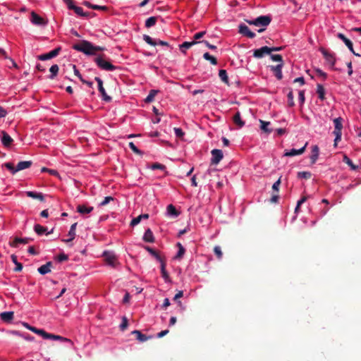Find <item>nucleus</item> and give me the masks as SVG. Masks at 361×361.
Segmentation results:
<instances>
[{
  "label": "nucleus",
  "mask_w": 361,
  "mask_h": 361,
  "mask_svg": "<svg viewBox=\"0 0 361 361\" xmlns=\"http://www.w3.org/2000/svg\"><path fill=\"white\" fill-rule=\"evenodd\" d=\"M73 49L87 56L95 55L97 51L105 49L104 47L93 45L87 40H82L80 43L73 44Z\"/></svg>",
  "instance_id": "f257e3e1"
},
{
  "label": "nucleus",
  "mask_w": 361,
  "mask_h": 361,
  "mask_svg": "<svg viewBox=\"0 0 361 361\" xmlns=\"http://www.w3.org/2000/svg\"><path fill=\"white\" fill-rule=\"evenodd\" d=\"M94 61L101 70L106 71H114L117 69L116 66L105 59L104 55L97 56L94 58Z\"/></svg>",
  "instance_id": "f03ea898"
},
{
  "label": "nucleus",
  "mask_w": 361,
  "mask_h": 361,
  "mask_svg": "<svg viewBox=\"0 0 361 361\" xmlns=\"http://www.w3.org/2000/svg\"><path fill=\"white\" fill-rule=\"evenodd\" d=\"M102 256L104 257L106 263L111 267H116L118 262V258L113 251L105 250L103 252Z\"/></svg>",
  "instance_id": "7ed1b4c3"
},
{
  "label": "nucleus",
  "mask_w": 361,
  "mask_h": 361,
  "mask_svg": "<svg viewBox=\"0 0 361 361\" xmlns=\"http://www.w3.org/2000/svg\"><path fill=\"white\" fill-rule=\"evenodd\" d=\"M271 18L269 16H260L255 19L247 20L250 25H254L256 26L267 27L271 23Z\"/></svg>",
  "instance_id": "20e7f679"
},
{
  "label": "nucleus",
  "mask_w": 361,
  "mask_h": 361,
  "mask_svg": "<svg viewBox=\"0 0 361 361\" xmlns=\"http://www.w3.org/2000/svg\"><path fill=\"white\" fill-rule=\"evenodd\" d=\"M319 51L322 54L327 63L329 64L331 67H334L336 61L335 54L332 52L328 51L324 48H320Z\"/></svg>",
  "instance_id": "39448f33"
},
{
  "label": "nucleus",
  "mask_w": 361,
  "mask_h": 361,
  "mask_svg": "<svg viewBox=\"0 0 361 361\" xmlns=\"http://www.w3.org/2000/svg\"><path fill=\"white\" fill-rule=\"evenodd\" d=\"M30 21L33 25L37 26H45L48 23L47 20L39 16L34 11L31 12Z\"/></svg>",
  "instance_id": "423d86ee"
},
{
  "label": "nucleus",
  "mask_w": 361,
  "mask_h": 361,
  "mask_svg": "<svg viewBox=\"0 0 361 361\" xmlns=\"http://www.w3.org/2000/svg\"><path fill=\"white\" fill-rule=\"evenodd\" d=\"M212 158L211 164L216 165L218 164L224 157L223 152L221 149H214L211 152Z\"/></svg>",
  "instance_id": "0eeeda50"
},
{
  "label": "nucleus",
  "mask_w": 361,
  "mask_h": 361,
  "mask_svg": "<svg viewBox=\"0 0 361 361\" xmlns=\"http://www.w3.org/2000/svg\"><path fill=\"white\" fill-rule=\"evenodd\" d=\"M94 80L98 84V90L101 93L103 100L110 102L111 100V97L106 94V90L103 86L102 80L99 77H95Z\"/></svg>",
  "instance_id": "6e6552de"
},
{
  "label": "nucleus",
  "mask_w": 361,
  "mask_h": 361,
  "mask_svg": "<svg viewBox=\"0 0 361 361\" xmlns=\"http://www.w3.org/2000/svg\"><path fill=\"white\" fill-rule=\"evenodd\" d=\"M266 54H270L269 47L267 46L262 47L253 51V56L257 59H261Z\"/></svg>",
  "instance_id": "1a4fd4ad"
},
{
  "label": "nucleus",
  "mask_w": 361,
  "mask_h": 361,
  "mask_svg": "<svg viewBox=\"0 0 361 361\" xmlns=\"http://www.w3.org/2000/svg\"><path fill=\"white\" fill-rule=\"evenodd\" d=\"M60 51H61V48L57 47V48L51 50L49 53L39 55V59L41 61H46V60L51 59L52 58L56 57L59 54Z\"/></svg>",
  "instance_id": "9d476101"
},
{
  "label": "nucleus",
  "mask_w": 361,
  "mask_h": 361,
  "mask_svg": "<svg viewBox=\"0 0 361 361\" xmlns=\"http://www.w3.org/2000/svg\"><path fill=\"white\" fill-rule=\"evenodd\" d=\"M239 32L250 39H252L256 36L255 33L252 32L245 24H240L239 25Z\"/></svg>",
  "instance_id": "9b49d317"
},
{
  "label": "nucleus",
  "mask_w": 361,
  "mask_h": 361,
  "mask_svg": "<svg viewBox=\"0 0 361 361\" xmlns=\"http://www.w3.org/2000/svg\"><path fill=\"white\" fill-rule=\"evenodd\" d=\"M32 240L30 238L16 237L12 241L9 242L10 246L17 247L19 244H27Z\"/></svg>",
  "instance_id": "f8f14e48"
},
{
  "label": "nucleus",
  "mask_w": 361,
  "mask_h": 361,
  "mask_svg": "<svg viewBox=\"0 0 361 361\" xmlns=\"http://www.w3.org/2000/svg\"><path fill=\"white\" fill-rule=\"evenodd\" d=\"M307 145V142H306L305 145L302 147H301L298 149H291L290 150H286L284 152V156L285 157H294V156L302 154L305 152Z\"/></svg>",
  "instance_id": "ddd939ff"
},
{
  "label": "nucleus",
  "mask_w": 361,
  "mask_h": 361,
  "mask_svg": "<svg viewBox=\"0 0 361 361\" xmlns=\"http://www.w3.org/2000/svg\"><path fill=\"white\" fill-rule=\"evenodd\" d=\"M283 63H279L276 66H271L270 70L273 72L274 75L278 80H281L283 78L282 68Z\"/></svg>",
  "instance_id": "4468645a"
},
{
  "label": "nucleus",
  "mask_w": 361,
  "mask_h": 361,
  "mask_svg": "<svg viewBox=\"0 0 361 361\" xmlns=\"http://www.w3.org/2000/svg\"><path fill=\"white\" fill-rule=\"evenodd\" d=\"M1 140L3 145L5 147H9L13 142L12 137L5 131H1Z\"/></svg>",
  "instance_id": "2eb2a0df"
},
{
  "label": "nucleus",
  "mask_w": 361,
  "mask_h": 361,
  "mask_svg": "<svg viewBox=\"0 0 361 361\" xmlns=\"http://www.w3.org/2000/svg\"><path fill=\"white\" fill-rule=\"evenodd\" d=\"M179 214L180 212H178L175 206L173 204H171L166 207V215L168 216L176 218L178 217Z\"/></svg>",
  "instance_id": "dca6fc26"
},
{
  "label": "nucleus",
  "mask_w": 361,
  "mask_h": 361,
  "mask_svg": "<svg viewBox=\"0 0 361 361\" xmlns=\"http://www.w3.org/2000/svg\"><path fill=\"white\" fill-rule=\"evenodd\" d=\"M77 223H74L71 225L70 230L68 231V239H63V241L65 243H69L71 242L76 235L75 230H76Z\"/></svg>",
  "instance_id": "f3484780"
},
{
  "label": "nucleus",
  "mask_w": 361,
  "mask_h": 361,
  "mask_svg": "<svg viewBox=\"0 0 361 361\" xmlns=\"http://www.w3.org/2000/svg\"><path fill=\"white\" fill-rule=\"evenodd\" d=\"M31 161H22L18 163L17 166H16L15 171H22L26 169H28L32 165Z\"/></svg>",
  "instance_id": "a211bd4d"
},
{
  "label": "nucleus",
  "mask_w": 361,
  "mask_h": 361,
  "mask_svg": "<svg viewBox=\"0 0 361 361\" xmlns=\"http://www.w3.org/2000/svg\"><path fill=\"white\" fill-rule=\"evenodd\" d=\"M93 209V207H87L85 204H79L77 207V212L81 214H90Z\"/></svg>",
  "instance_id": "6ab92c4d"
},
{
  "label": "nucleus",
  "mask_w": 361,
  "mask_h": 361,
  "mask_svg": "<svg viewBox=\"0 0 361 361\" xmlns=\"http://www.w3.org/2000/svg\"><path fill=\"white\" fill-rule=\"evenodd\" d=\"M142 239L145 242L147 243H153L154 241V236L150 228H147L145 231Z\"/></svg>",
  "instance_id": "aec40b11"
},
{
  "label": "nucleus",
  "mask_w": 361,
  "mask_h": 361,
  "mask_svg": "<svg viewBox=\"0 0 361 361\" xmlns=\"http://www.w3.org/2000/svg\"><path fill=\"white\" fill-rule=\"evenodd\" d=\"M52 264L51 262H47L45 264L42 265L39 267L37 269L38 272L44 275L46 274H48L51 271V267Z\"/></svg>",
  "instance_id": "412c9836"
},
{
  "label": "nucleus",
  "mask_w": 361,
  "mask_h": 361,
  "mask_svg": "<svg viewBox=\"0 0 361 361\" xmlns=\"http://www.w3.org/2000/svg\"><path fill=\"white\" fill-rule=\"evenodd\" d=\"M34 231L39 235H42L44 234L49 235L51 233V231L47 232V228L40 224H35L34 226Z\"/></svg>",
  "instance_id": "4be33fe9"
},
{
  "label": "nucleus",
  "mask_w": 361,
  "mask_h": 361,
  "mask_svg": "<svg viewBox=\"0 0 361 361\" xmlns=\"http://www.w3.org/2000/svg\"><path fill=\"white\" fill-rule=\"evenodd\" d=\"M319 154V149L317 145H314L312 147V154L310 156V160L312 164H314L318 159Z\"/></svg>",
  "instance_id": "5701e85b"
},
{
  "label": "nucleus",
  "mask_w": 361,
  "mask_h": 361,
  "mask_svg": "<svg viewBox=\"0 0 361 361\" xmlns=\"http://www.w3.org/2000/svg\"><path fill=\"white\" fill-rule=\"evenodd\" d=\"M334 130L333 133H342V118L341 117L336 118L334 120Z\"/></svg>",
  "instance_id": "b1692460"
},
{
  "label": "nucleus",
  "mask_w": 361,
  "mask_h": 361,
  "mask_svg": "<svg viewBox=\"0 0 361 361\" xmlns=\"http://www.w3.org/2000/svg\"><path fill=\"white\" fill-rule=\"evenodd\" d=\"M197 43V41H192V42H184L183 44H181L179 47L181 52L183 54H186V50L190 49L193 45L196 44Z\"/></svg>",
  "instance_id": "393cba45"
},
{
  "label": "nucleus",
  "mask_w": 361,
  "mask_h": 361,
  "mask_svg": "<svg viewBox=\"0 0 361 361\" xmlns=\"http://www.w3.org/2000/svg\"><path fill=\"white\" fill-rule=\"evenodd\" d=\"M317 94L318 95V98L321 100V101H324L325 99V93H326V91H325V89L324 87V86L321 84H317Z\"/></svg>",
  "instance_id": "a878e982"
},
{
  "label": "nucleus",
  "mask_w": 361,
  "mask_h": 361,
  "mask_svg": "<svg viewBox=\"0 0 361 361\" xmlns=\"http://www.w3.org/2000/svg\"><path fill=\"white\" fill-rule=\"evenodd\" d=\"M48 339L54 340V341H62V342H66V343H69L71 344H73V342H72V341L71 339L67 338H64V337L59 336V335H54V334H49V336Z\"/></svg>",
  "instance_id": "bb28decb"
},
{
  "label": "nucleus",
  "mask_w": 361,
  "mask_h": 361,
  "mask_svg": "<svg viewBox=\"0 0 361 361\" xmlns=\"http://www.w3.org/2000/svg\"><path fill=\"white\" fill-rule=\"evenodd\" d=\"M161 276L164 279L165 282L168 283V282L171 281L170 276L166 269V265H165L164 262H161Z\"/></svg>",
  "instance_id": "cd10ccee"
},
{
  "label": "nucleus",
  "mask_w": 361,
  "mask_h": 361,
  "mask_svg": "<svg viewBox=\"0 0 361 361\" xmlns=\"http://www.w3.org/2000/svg\"><path fill=\"white\" fill-rule=\"evenodd\" d=\"M0 317L4 322H10L13 318V312L11 311L4 312L1 313Z\"/></svg>",
  "instance_id": "c85d7f7f"
},
{
  "label": "nucleus",
  "mask_w": 361,
  "mask_h": 361,
  "mask_svg": "<svg viewBox=\"0 0 361 361\" xmlns=\"http://www.w3.org/2000/svg\"><path fill=\"white\" fill-rule=\"evenodd\" d=\"M74 12L80 17H85V18H89L90 16V13L89 12H85L82 9V8L80 6H75L73 8Z\"/></svg>",
  "instance_id": "c756f323"
},
{
  "label": "nucleus",
  "mask_w": 361,
  "mask_h": 361,
  "mask_svg": "<svg viewBox=\"0 0 361 361\" xmlns=\"http://www.w3.org/2000/svg\"><path fill=\"white\" fill-rule=\"evenodd\" d=\"M233 122L239 127L242 128L245 126V122L242 121L240 113L238 111L234 116H233Z\"/></svg>",
  "instance_id": "7c9ffc66"
},
{
  "label": "nucleus",
  "mask_w": 361,
  "mask_h": 361,
  "mask_svg": "<svg viewBox=\"0 0 361 361\" xmlns=\"http://www.w3.org/2000/svg\"><path fill=\"white\" fill-rule=\"evenodd\" d=\"M26 195L27 197H32L33 199H38L41 201H44V195L41 192H36L33 191H27L26 192Z\"/></svg>",
  "instance_id": "2f4dec72"
},
{
  "label": "nucleus",
  "mask_w": 361,
  "mask_h": 361,
  "mask_svg": "<svg viewBox=\"0 0 361 361\" xmlns=\"http://www.w3.org/2000/svg\"><path fill=\"white\" fill-rule=\"evenodd\" d=\"M159 92V90H151L149 92V94L147 96V97L145 99V103H151L154 101L155 96Z\"/></svg>",
  "instance_id": "473e14b6"
},
{
  "label": "nucleus",
  "mask_w": 361,
  "mask_h": 361,
  "mask_svg": "<svg viewBox=\"0 0 361 361\" xmlns=\"http://www.w3.org/2000/svg\"><path fill=\"white\" fill-rule=\"evenodd\" d=\"M132 334H135L137 336V339L140 341V342H145L146 341H147L150 337H148L146 335L142 334L140 331L138 330H134L132 331Z\"/></svg>",
  "instance_id": "72a5a7b5"
},
{
  "label": "nucleus",
  "mask_w": 361,
  "mask_h": 361,
  "mask_svg": "<svg viewBox=\"0 0 361 361\" xmlns=\"http://www.w3.org/2000/svg\"><path fill=\"white\" fill-rule=\"evenodd\" d=\"M259 122L261 123L260 128L264 132H265L268 134H269L272 132V129L269 128V126H270L269 121H264L262 120H259Z\"/></svg>",
  "instance_id": "f704fd0d"
},
{
  "label": "nucleus",
  "mask_w": 361,
  "mask_h": 361,
  "mask_svg": "<svg viewBox=\"0 0 361 361\" xmlns=\"http://www.w3.org/2000/svg\"><path fill=\"white\" fill-rule=\"evenodd\" d=\"M177 247H178V250L174 258L176 259H180L185 254V249L180 243H177Z\"/></svg>",
  "instance_id": "c9c22d12"
},
{
  "label": "nucleus",
  "mask_w": 361,
  "mask_h": 361,
  "mask_svg": "<svg viewBox=\"0 0 361 361\" xmlns=\"http://www.w3.org/2000/svg\"><path fill=\"white\" fill-rule=\"evenodd\" d=\"M158 17L157 16H151L145 20V25L146 27L149 28L154 25H155L157 21Z\"/></svg>",
  "instance_id": "e433bc0d"
},
{
  "label": "nucleus",
  "mask_w": 361,
  "mask_h": 361,
  "mask_svg": "<svg viewBox=\"0 0 361 361\" xmlns=\"http://www.w3.org/2000/svg\"><path fill=\"white\" fill-rule=\"evenodd\" d=\"M343 161L348 164L351 170L355 171L357 169V166H355L352 161V160L345 154L343 155Z\"/></svg>",
  "instance_id": "4c0bfd02"
},
{
  "label": "nucleus",
  "mask_w": 361,
  "mask_h": 361,
  "mask_svg": "<svg viewBox=\"0 0 361 361\" xmlns=\"http://www.w3.org/2000/svg\"><path fill=\"white\" fill-rule=\"evenodd\" d=\"M59 68L57 64L52 65L50 68L49 71L51 73V75H49L50 79H54L59 73Z\"/></svg>",
  "instance_id": "58836bf2"
},
{
  "label": "nucleus",
  "mask_w": 361,
  "mask_h": 361,
  "mask_svg": "<svg viewBox=\"0 0 361 361\" xmlns=\"http://www.w3.org/2000/svg\"><path fill=\"white\" fill-rule=\"evenodd\" d=\"M147 168H149V169H150L152 170L159 169V170L164 171L166 169V167L165 165H164L162 164H160V163H158V162L152 164V165L147 166Z\"/></svg>",
  "instance_id": "ea45409f"
},
{
  "label": "nucleus",
  "mask_w": 361,
  "mask_h": 361,
  "mask_svg": "<svg viewBox=\"0 0 361 361\" xmlns=\"http://www.w3.org/2000/svg\"><path fill=\"white\" fill-rule=\"evenodd\" d=\"M203 58L207 60V61H210V63L212 64V65H216L217 64V60L216 59L212 56L208 52H206L203 54Z\"/></svg>",
  "instance_id": "a19ab883"
},
{
  "label": "nucleus",
  "mask_w": 361,
  "mask_h": 361,
  "mask_svg": "<svg viewBox=\"0 0 361 361\" xmlns=\"http://www.w3.org/2000/svg\"><path fill=\"white\" fill-rule=\"evenodd\" d=\"M219 77L225 83H228V78L226 70L221 69L219 71Z\"/></svg>",
  "instance_id": "79ce46f5"
},
{
  "label": "nucleus",
  "mask_w": 361,
  "mask_h": 361,
  "mask_svg": "<svg viewBox=\"0 0 361 361\" xmlns=\"http://www.w3.org/2000/svg\"><path fill=\"white\" fill-rule=\"evenodd\" d=\"M336 36L338 39H340L341 40H342L343 42V43L346 45L347 47H350V44L353 43L343 33L338 32V33H337Z\"/></svg>",
  "instance_id": "37998d69"
},
{
  "label": "nucleus",
  "mask_w": 361,
  "mask_h": 361,
  "mask_svg": "<svg viewBox=\"0 0 361 361\" xmlns=\"http://www.w3.org/2000/svg\"><path fill=\"white\" fill-rule=\"evenodd\" d=\"M143 39L145 40V42L146 43H147L149 45H152V46L157 45V40L154 39L153 38H152L150 36H149L147 35H143Z\"/></svg>",
  "instance_id": "c03bdc74"
},
{
  "label": "nucleus",
  "mask_w": 361,
  "mask_h": 361,
  "mask_svg": "<svg viewBox=\"0 0 361 361\" xmlns=\"http://www.w3.org/2000/svg\"><path fill=\"white\" fill-rule=\"evenodd\" d=\"M287 97H288V105L290 106H293L295 105V102H294V95H293V92L292 90H290L288 94H287Z\"/></svg>",
  "instance_id": "a18cd8bd"
},
{
  "label": "nucleus",
  "mask_w": 361,
  "mask_h": 361,
  "mask_svg": "<svg viewBox=\"0 0 361 361\" xmlns=\"http://www.w3.org/2000/svg\"><path fill=\"white\" fill-rule=\"evenodd\" d=\"M128 146L134 153L140 155L142 154V152L140 150L133 142H129Z\"/></svg>",
  "instance_id": "49530a36"
},
{
  "label": "nucleus",
  "mask_w": 361,
  "mask_h": 361,
  "mask_svg": "<svg viewBox=\"0 0 361 361\" xmlns=\"http://www.w3.org/2000/svg\"><path fill=\"white\" fill-rule=\"evenodd\" d=\"M312 174L309 171H300L298 173V177L299 178L308 179L310 178Z\"/></svg>",
  "instance_id": "de8ad7c7"
},
{
  "label": "nucleus",
  "mask_w": 361,
  "mask_h": 361,
  "mask_svg": "<svg viewBox=\"0 0 361 361\" xmlns=\"http://www.w3.org/2000/svg\"><path fill=\"white\" fill-rule=\"evenodd\" d=\"M214 254L216 255L219 259H221L223 257V253L221 249V247L219 245H216L214 248Z\"/></svg>",
  "instance_id": "09e8293b"
},
{
  "label": "nucleus",
  "mask_w": 361,
  "mask_h": 361,
  "mask_svg": "<svg viewBox=\"0 0 361 361\" xmlns=\"http://www.w3.org/2000/svg\"><path fill=\"white\" fill-rule=\"evenodd\" d=\"M114 200V197H111V196H107V197H105L104 199L103 200V201H102L99 204V207H103V206H105L107 204H109L111 201H113Z\"/></svg>",
  "instance_id": "8fccbe9b"
},
{
  "label": "nucleus",
  "mask_w": 361,
  "mask_h": 361,
  "mask_svg": "<svg viewBox=\"0 0 361 361\" xmlns=\"http://www.w3.org/2000/svg\"><path fill=\"white\" fill-rule=\"evenodd\" d=\"M298 100L301 105L305 103V90H300L298 93Z\"/></svg>",
  "instance_id": "3c124183"
},
{
  "label": "nucleus",
  "mask_w": 361,
  "mask_h": 361,
  "mask_svg": "<svg viewBox=\"0 0 361 361\" xmlns=\"http://www.w3.org/2000/svg\"><path fill=\"white\" fill-rule=\"evenodd\" d=\"M128 319L126 317H123L122 319V322L120 324V329L121 331H124L128 327Z\"/></svg>",
  "instance_id": "603ef678"
},
{
  "label": "nucleus",
  "mask_w": 361,
  "mask_h": 361,
  "mask_svg": "<svg viewBox=\"0 0 361 361\" xmlns=\"http://www.w3.org/2000/svg\"><path fill=\"white\" fill-rule=\"evenodd\" d=\"M271 59L274 61H278L280 63H283V58H282L281 55H280V54H271Z\"/></svg>",
  "instance_id": "864d4df0"
},
{
  "label": "nucleus",
  "mask_w": 361,
  "mask_h": 361,
  "mask_svg": "<svg viewBox=\"0 0 361 361\" xmlns=\"http://www.w3.org/2000/svg\"><path fill=\"white\" fill-rule=\"evenodd\" d=\"M37 334L41 336L44 339H48L49 336V333L46 332L44 329H39L37 331Z\"/></svg>",
  "instance_id": "5fc2aeb1"
},
{
  "label": "nucleus",
  "mask_w": 361,
  "mask_h": 361,
  "mask_svg": "<svg viewBox=\"0 0 361 361\" xmlns=\"http://www.w3.org/2000/svg\"><path fill=\"white\" fill-rule=\"evenodd\" d=\"M4 166L9 170L13 174L16 173L17 171H15L16 167H14L13 164L11 162H7L4 164Z\"/></svg>",
  "instance_id": "6e6d98bb"
},
{
  "label": "nucleus",
  "mask_w": 361,
  "mask_h": 361,
  "mask_svg": "<svg viewBox=\"0 0 361 361\" xmlns=\"http://www.w3.org/2000/svg\"><path fill=\"white\" fill-rule=\"evenodd\" d=\"M335 135L334 139V147H336L338 145V142L341 140L342 133H333Z\"/></svg>",
  "instance_id": "4d7b16f0"
},
{
  "label": "nucleus",
  "mask_w": 361,
  "mask_h": 361,
  "mask_svg": "<svg viewBox=\"0 0 361 361\" xmlns=\"http://www.w3.org/2000/svg\"><path fill=\"white\" fill-rule=\"evenodd\" d=\"M145 249L149 252L150 255L155 257L157 259H160V257L158 253L152 247H146Z\"/></svg>",
  "instance_id": "13d9d810"
},
{
  "label": "nucleus",
  "mask_w": 361,
  "mask_h": 361,
  "mask_svg": "<svg viewBox=\"0 0 361 361\" xmlns=\"http://www.w3.org/2000/svg\"><path fill=\"white\" fill-rule=\"evenodd\" d=\"M174 133L177 137H182L184 135V132L180 128H174Z\"/></svg>",
  "instance_id": "bf43d9fd"
},
{
  "label": "nucleus",
  "mask_w": 361,
  "mask_h": 361,
  "mask_svg": "<svg viewBox=\"0 0 361 361\" xmlns=\"http://www.w3.org/2000/svg\"><path fill=\"white\" fill-rule=\"evenodd\" d=\"M56 259L59 262H61L67 260L68 259V257L67 255H66L64 253H61L59 255H57Z\"/></svg>",
  "instance_id": "052dcab7"
},
{
  "label": "nucleus",
  "mask_w": 361,
  "mask_h": 361,
  "mask_svg": "<svg viewBox=\"0 0 361 361\" xmlns=\"http://www.w3.org/2000/svg\"><path fill=\"white\" fill-rule=\"evenodd\" d=\"M315 72L318 76L322 77L324 80L326 79L327 74L320 68H316Z\"/></svg>",
  "instance_id": "680f3d73"
},
{
  "label": "nucleus",
  "mask_w": 361,
  "mask_h": 361,
  "mask_svg": "<svg viewBox=\"0 0 361 361\" xmlns=\"http://www.w3.org/2000/svg\"><path fill=\"white\" fill-rule=\"evenodd\" d=\"M65 4H66L67 7L70 10H73V8H75L76 6L74 4V2L73 0H63Z\"/></svg>",
  "instance_id": "e2e57ef3"
},
{
  "label": "nucleus",
  "mask_w": 361,
  "mask_h": 361,
  "mask_svg": "<svg viewBox=\"0 0 361 361\" xmlns=\"http://www.w3.org/2000/svg\"><path fill=\"white\" fill-rule=\"evenodd\" d=\"M142 219L141 217L140 216V215L135 218H133L130 222V226H137L138 224H140V222L141 221Z\"/></svg>",
  "instance_id": "0e129e2a"
},
{
  "label": "nucleus",
  "mask_w": 361,
  "mask_h": 361,
  "mask_svg": "<svg viewBox=\"0 0 361 361\" xmlns=\"http://www.w3.org/2000/svg\"><path fill=\"white\" fill-rule=\"evenodd\" d=\"M281 184V178H279L272 185L273 190L276 191V192L279 190V186Z\"/></svg>",
  "instance_id": "69168bd1"
},
{
  "label": "nucleus",
  "mask_w": 361,
  "mask_h": 361,
  "mask_svg": "<svg viewBox=\"0 0 361 361\" xmlns=\"http://www.w3.org/2000/svg\"><path fill=\"white\" fill-rule=\"evenodd\" d=\"M206 34V32L205 31H202V32H197L194 35V39L195 41L197 40V39H201L202 37H203V36Z\"/></svg>",
  "instance_id": "338daca9"
},
{
  "label": "nucleus",
  "mask_w": 361,
  "mask_h": 361,
  "mask_svg": "<svg viewBox=\"0 0 361 361\" xmlns=\"http://www.w3.org/2000/svg\"><path fill=\"white\" fill-rule=\"evenodd\" d=\"M73 66V71H74V74L80 79V80H82V75L80 74V71H78V69L77 68L76 66L75 65H72Z\"/></svg>",
  "instance_id": "774afa93"
}]
</instances>
